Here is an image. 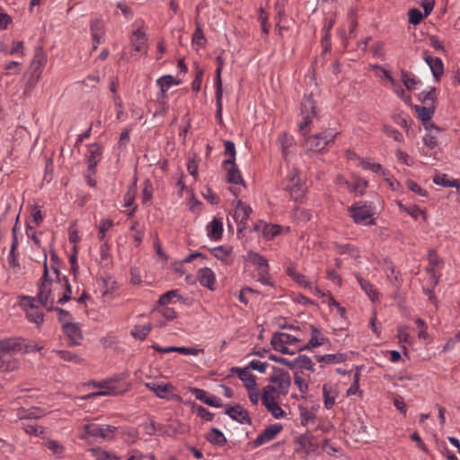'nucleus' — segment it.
I'll return each mask as SVG.
<instances>
[{
	"label": "nucleus",
	"mask_w": 460,
	"mask_h": 460,
	"mask_svg": "<svg viewBox=\"0 0 460 460\" xmlns=\"http://www.w3.org/2000/svg\"><path fill=\"white\" fill-rule=\"evenodd\" d=\"M60 288H65V291L63 295L58 297V303L63 305L71 299V286L66 276H63V281H55L49 278L47 255L44 254V270L37 293L38 301L48 311H52L54 309L56 293Z\"/></svg>",
	"instance_id": "obj_1"
},
{
	"label": "nucleus",
	"mask_w": 460,
	"mask_h": 460,
	"mask_svg": "<svg viewBox=\"0 0 460 460\" xmlns=\"http://www.w3.org/2000/svg\"><path fill=\"white\" fill-rule=\"evenodd\" d=\"M116 427L111 425H99L94 422L87 423L79 428L78 438L82 440L93 438L110 439L113 437Z\"/></svg>",
	"instance_id": "obj_2"
},
{
	"label": "nucleus",
	"mask_w": 460,
	"mask_h": 460,
	"mask_svg": "<svg viewBox=\"0 0 460 460\" xmlns=\"http://www.w3.org/2000/svg\"><path fill=\"white\" fill-rule=\"evenodd\" d=\"M336 132L332 130H324L315 135L310 136L305 139L304 146L309 151L320 152L323 150L329 144L333 143Z\"/></svg>",
	"instance_id": "obj_3"
},
{
	"label": "nucleus",
	"mask_w": 460,
	"mask_h": 460,
	"mask_svg": "<svg viewBox=\"0 0 460 460\" xmlns=\"http://www.w3.org/2000/svg\"><path fill=\"white\" fill-rule=\"evenodd\" d=\"M316 115V107L312 96L305 95L301 102L302 121L299 123V131L305 136L310 131L312 119Z\"/></svg>",
	"instance_id": "obj_4"
},
{
	"label": "nucleus",
	"mask_w": 460,
	"mask_h": 460,
	"mask_svg": "<svg viewBox=\"0 0 460 460\" xmlns=\"http://www.w3.org/2000/svg\"><path fill=\"white\" fill-rule=\"evenodd\" d=\"M349 212L356 224L367 226L375 224L371 218L374 212L367 203H355L349 208Z\"/></svg>",
	"instance_id": "obj_5"
},
{
	"label": "nucleus",
	"mask_w": 460,
	"mask_h": 460,
	"mask_svg": "<svg viewBox=\"0 0 460 460\" xmlns=\"http://www.w3.org/2000/svg\"><path fill=\"white\" fill-rule=\"evenodd\" d=\"M295 451L305 459L314 455L318 449L315 438L309 435H301L295 441Z\"/></svg>",
	"instance_id": "obj_6"
},
{
	"label": "nucleus",
	"mask_w": 460,
	"mask_h": 460,
	"mask_svg": "<svg viewBox=\"0 0 460 460\" xmlns=\"http://www.w3.org/2000/svg\"><path fill=\"white\" fill-rule=\"evenodd\" d=\"M286 189L288 190L290 197L296 201L301 200L305 194V186L301 181L298 171L296 168L288 175V183Z\"/></svg>",
	"instance_id": "obj_7"
},
{
	"label": "nucleus",
	"mask_w": 460,
	"mask_h": 460,
	"mask_svg": "<svg viewBox=\"0 0 460 460\" xmlns=\"http://www.w3.org/2000/svg\"><path fill=\"white\" fill-rule=\"evenodd\" d=\"M223 167L226 171V181L234 186L230 188V191L234 195L238 196L240 192V187L237 185L244 186V182L241 174V172L237 168L235 163L226 164L223 163Z\"/></svg>",
	"instance_id": "obj_8"
},
{
	"label": "nucleus",
	"mask_w": 460,
	"mask_h": 460,
	"mask_svg": "<svg viewBox=\"0 0 460 460\" xmlns=\"http://www.w3.org/2000/svg\"><path fill=\"white\" fill-rule=\"evenodd\" d=\"M145 385L147 389L154 392L155 394L159 398L170 400L176 396L175 388L170 383L151 382L146 383Z\"/></svg>",
	"instance_id": "obj_9"
},
{
	"label": "nucleus",
	"mask_w": 460,
	"mask_h": 460,
	"mask_svg": "<svg viewBox=\"0 0 460 460\" xmlns=\"http://www.w3.org/2000/svg\"><path fill=\"white\" fill-rule=\"evenodd\" d=\"M428 260L429 265L426 268V270L429 275V280L431 284H433V286H436L438 283V280L441 276L440 272L438 271V269L442 264V261L434 250H430L429 252Z\"/></svg>",
	"instance_id": "obj_10"
},
{
	"label": "nucleus",
	"mask_w": 460,
	"mask_h": 460,
	"mask_svg": "<svg viewBox=\"0 0 460 460\" xmlns=\"http://www.w3.org/2000/svg\"><path fill=\"white\" fill-rule=\"evenodd\" d=\"M233 206L234 207L233 217L239 225V231L241 232L246 226V221L252 213V208L240 199L233 201Z\"/></svg>",
	"instance_id": "obj_11"
},
{
	"label": "nucleus",
	"mask_w": 460,
	"mask_h": 460,
	"mask_svg": "<svg viewBox=\"0 0 460 460\" xmlns=\"http://www.w3.org/2000/svg\"><path fill=\"white\" fill-rule=\"evenodd\" d=\"M46 64V56L41 48H37L31 63V76L34 83L38 82L41 75L42 67Z\"/></svg>",
	"instance_id": "obj_12"
},
{
	"label": "nucleus",
	"mask_w": 460,
	"mask_h": 460,
	"mask_svg": "<svg viewBox=\"0 0 460 460\" xmlns=\"http://www.w3.org/2000/svg\"><path fill=\"white\" fill-rule=\"evenodd\" d=\"M281 424H272L268 426L262 433H261L255 440L252 441V445L253 447H258L263 444L272 440L281 431Z\"/></svg>",
	"instance_id": "obj_13"
},
{
	"label": "nucleus",
	"mask_w": 460,
	"mask_h": 460,
	"mask_svg": "<svg viewBox=\"0 0 460 460\" xmlns=\"http://www.w3.org/2000/svg\"><path fill=\"white\" fill-rule=\"evenodd\" d=\"M23 349V344L20 338H7L0 340V354L14 355Z\"/></svg>",
	"instance_id": "obj_14"
},
{
	"label": "nucleus",
	"mask_w": 460,
	"mask_h": 460,
	"mask_svg": "<svg viewBox=\"0 0 460 460\" xmlns=\"http://www.w3.org/2000/svg\"><path fill=\"white\" fill-rule=\"evenodd\" d=\"M225 413L227 414L231 419L238 421L239 423H252V420L248 414V411L239 404H235L234 406H227L225 410Z\"/></svg>",
	"instance_id": "obj_15"
},
{
	"label": "nucleus",
	"mask_w": 460,
	"mask_h": 460,
	"mask_svg": "<svg viewBox=\"0 0 460 460\" xmlns=\"http://www.w3.org/2000/svg\"><path fill=\"white\" fill-rule=\"evenodd\" d=\"M102 149L98 144H92L88 146L87 165L90 173H95V167L101 161Z\"/></svg>",
	"instance_id": "obj_16"
},
{
	"label": "nucleus",
	"mask_w": 460,
	"mask_h": 460,
	"mask_svg": "<svg viewBox=\"0 0 460 460\" xmlns=\"http://www.w3.org/2000/svg\"><path fill=\"white\" fill-rule=\"evenodd\" d=\"M63 331L70 345L76 346L80 344V341L83 339V334L77 323H65Z\"/></svg>",
	"instance_id": "obj_17"
},
{
	"label": "nucleus",
	"mask_w": 460,
	"mask_h": 460,
	"mask_svg": "<svg viewBox=\"0 0 460 460\" xmlns=\"http://www.w3.org/2000/svg\"><path fill=\"white\" fill-rule=\"evenodd\" d=\"M270 382L276 384L279 393L283 394L288 393V389L291 384L289 374L283 370H279L272 376Z\"/></svg>",
	"instance_id": "obj_18"
},
{
	"label": "nucleus",
	"mask_w": 460,
	"mask_h": 460,
	"mask_svg": "<svg viewBox=\"0 0 460 460\" xmlns=\"http://www.w3.org/2000/svg\"><path fill=\"white\" fill-rule=\"evenodd\" d=\"M424 60L429 65L435 80L437 82L439 81L440 77L444 74V65L442 60L439 58L428 56L426 52H424Z\"/></svg>",
	"instance_id": "obj_19"
},
{
	"label": "nucleus",
	"mask_w": 460,
	"mask_h": 460,
	"mask_svg": "<svg viewBox=\"0 0 460 460\" xmlns=\"http://www.w3.org/2000/svg\"><path fill=\"white\" fill-rule=\"evenodd\" d=\"M198 279L201 286L214 290L216 283V276L213 270L209 268H202L198 271Z\"/></svg>",
	"instance_id": "obj_20"
},
{
	"label": "nucleus",
	"mask_w": 460,
	"mask_h": 460,
	"mask_svg": "<svg viewBox=\"0 0 460 460\" xmlns=\"http://www.w3.org/2000/svg\"><path fill=\"white\" fill-rule=\"evenodd\" d=\"M24 299L30 302L29 307L26 309V317L28 320L36 323L37 325L41 324L43 322L44 314L40 308L34 306L33 301L35 298L27 296Z\"/></svg>",
	"instance_id": "obj_21"
},
{
	"label": "nucleus",
	"mask_w": 460,
	"mask_h": 460,
	"mask_svg": "<svg viewBox=\"0 0 460 460\" xmlns=\"http://www.w3.org/2000/svg\"><path fill=\"white\" fill-rule=\"evenodd\" d=\"M131 44H132L133 49L139 56L146 53V50H147L146 39V35L144 32H142L140 31H136L133 33V36L131 38Z\"/></svg>",
	"instance_id": "obj_22"
},
{
	"label": "nucleus",
	"mask_w": 460,
	"mask_h": 460,
	"mask_svg": "<svg viewBox=\"0 0 460 460\" xmlns=\"http://www.w3.org/2000/svg\"><path fill=\"white\" fill-rule=\"evenodd\" d=\"M323 396L325 408L331 409L335 404L338 391L333 385L325 384L323 386Z\"/></svg>",
	"instance_id": "obj_23"
},
{
	"label": "nucleus",
	"mask_w": 460,
	"mask_h": 460,
	"mask_svg": "<svg viewBox=\"0 0 460 460\" xmlns=\"http://www.w3.org/2000/svg\"><path fill=\"white\" fill-rule=\"evenodd\" d=\"M311 339L303 348L300 349V350H309L323 344L325 339L321 331L314 326H311Z\"/></svg>",
	"instance_id": "obj_24"
},
{
	"label": "nucleus",
	"mask_w": 460,
	"mask_h": 460,
	"mask_svg": "<svg viewBox=\"0 0 460 460\" xmlns=\"http://www.w3.org/2000/svg\"><path fill=\"white\" fill-rule=\"evenodd\" d=\"M279 143L281 147L283 156L287 158L289 155L294 153L295 142L293 137L288 134H282L279 137Z\"/></svg>",
	"instance_id": "obj_25"
},
{
	"label": "nucleus",
	"mask_w": 460,
	"mask_h": 460,
	"mask_svg": "<svg viewBox=\"0 0 460 460\" xmlns=\"http://www.w3.org/2000/svg\"><path fill=\"white\" fill-rule=\"evenodd\" d=\"M232 372L238 375L239 378L243 382L246 389H252L254 388V386H257L255 377L249 374L247 368L234 367L232 368Z\"/></svg>",
	"instance_id": "obj_26"
},
{
	"label": "nucleus",
	"mask_w": 460,
	"mask_h": 460,
	"mask_svg": "<svg viewBox=\"0 0 460 460\" xmlns=\"http://www.w3.org/2000/svg\"><path fill=\"white\" fill-rule=\"evenodd\" d=\"M247 260L256 267L258 272L269 270L268 261L255 252H249Z\"/></svg>",
	"instance_id": "obj_27"
},
{
	"label": "nucleus",
	"mask_w": 460,
	"mask_h": 460,
	"mask_svg": "<svg viewBox=\"0 0 460 460\" xmlns=\"http://www.w3.org/2000/svg\"><path fill=\"white\" fill-rule=\"evenodd\" d=\"M91 32L93 40V49H96L104 34L103 22L100 20L93 21L91 23Z\"/></svg>",
	"instance_id": "obj_28"
},
{
	"label": "nucleus",
	"mask_w": 460,
	"mask_h": 460,
	"mask_svg": "<svg viewBox=\"0 0 460 460\" xmlns=\"http://www.w3.org/2000/svg\"><path fill=\"white\" fill-rule=\"evenodd\" d=\"M156 84L160 87V96L164 99L168 89L173 84H179L180 81L176 80L172 75H167L157 79Z\"/></svg>",
	"instance_id": "obj_29"
},
{
	"label": "nucleus",
	"mask_w": 460,
	"mask_h": 460,
	"mask_svg": "<svg viewBox=\"0 0 460 460\" xmlns=\"http://www.w3.org/2000/svg\"><path fill=\"white\" fill-rule=\"evenodd\" d=\"M299 340L290 334L285 333V332H279L275 333L271 340L270 344L271 345H288V344H295L298 342Z\"/></svg>",
	"instance_id": "obj_30"
},
{
	"label": "nucleus",
	"mask_w": 460,
	"mask_h": 460,
	"mask_svg": "<svg viewBox=\"0 0 460 460\" xmlns=\"http://www.w3.org/2000/svg\"><path fill=\"white\" fill-rule=\"evenodd\" d=\"M223 233V224L220 219L214 218L208 226V235L209 238L218 240Z\"/></svg>",
	"instance_id": "obj_31"
},
{
	"label": "nucleus",
	"mask_w": 460,
	"mask_h": 460,
	"mask_svg": "<svg viewBox=\"0 0 460 460\" xmlns=\"http://www.w3.org/2000/svg\"><path fill=\"white\" fill-rule=\"evenodd\" d=\"M414 111L418 114V117L422 122H429L434 115L435 108L433 105L430 106H420L415 105Z\"/></svg>",
	"instance_id": "obj_32"
},
{
	"label": "nucleus",
	"mask_w": 460,
	"mask_h": 460,
	"mask_svg": "<svg viewBox=\"0 0 460 460\" xmlns=\"http://www.w3.org/2000/svg\"><path fill=\"white\" fill-rule=\"evenodd\" d=\"M346 359H347V356L342 353L328 354V355L316 357V360L318 362H324L326 364H338V363L344 362Z\"/></svg>",
	"instance_id": "obj_33"
},
{
	"label": "nucleus",
	"mask_w": 460,
	"mask_h": 460,
	"mask_svg": "<svg viewBox=\"0 0 460 460\" xmlns=\"http://www.w3.org/2000/svg\"><path fill=\"white\" fill-rule=\"evenodd\" d=\"M357 279L358 284L360 285L361 288L366 292L367 296L372 300L375 301L378 298V293L374 288V287L366 279H364L360 276H357Z\"/></svg>",
	"instance_id": "obj_34"
},
{
	"label": "nucleus",
	"mask_w": 460,
	"mask_h": 460,
	"mask_svg": "<svg viewBox=\"0 0 460 460\" xmlns=\"http://www.w3.org/2000/svg\"><path fill=\"white\" fill-rule=\"evenodd\" d=\"M292 363L295 367H300L307 369L311 372L314 371V364L311 360V358L305 355H299L297 358H296L294 360H292Z\"/></svg>",
	"instance_id": "obj_35"
},
{
	"label": "nucleus",
	"mask_w": 460,
	"mask_h": 460,
	"mask_svg": "<svg viewBox=\"0 0 460 460\" xmlns=\"http://www.w3.org/2000/svg\"><path fill=\"white\" fill-rule=\"evenodd\" d=\"M436 98V89L434 87H430L428 91H422L419 94V101L426 106L433 105Z\"/></svg>",
	"instance_id": "obj_36"
},
{
	"label": "nucleus",
	"mask_w": 460,
	"mask_h": 460,
	"mask_svg": "<svg viewBox=\"0 0 460 460\" xmlns=\"http://www.w3.org/2000/svg\"><path fill=\"white\" fill-rule=\"evenodd\" d=\"M399 208L401 210L406 212L411 217H412L414 219H417L418 217L420 215L422 216V218L424 221L428 219V216L425 211H422L418 206L412 205L410 207H405L402 204H399Z\"/></svg>",
	"instance_id": "obj_37"
},
{
	"label": "nucleus",
	"mask_w": 460,
	"mask_h": 460,
	"mask_svg": "<svg viewBox=\"0 0 460 460\" xmlns=\"http://www.w3.org/2000/svg\"><path fill=\"white\" fill-rule=\"evenodd\" d=\"M207 439L215 445L222 446L226 442L224 434L216 428H213L210 432L207 435Z\"/></svg>",
	"instance_id": "obj_38"
},
{
	"label": "nucleus",
	"mask_w": 460,
	"mask_h": 460,
	"mask_svg": "<svg viewBox=\"0 0 460 460\" xmlns=\"http://www.w3.org/2000/svg\"><path fill=\"white\" fill-rule=\"evenodd\" d=\"M213 255L226 263H229L231 261L230 253L231 248L226 246H218L212 250Z\"/></svg>",
	"instance_id": "obj_39"
},
{
	"label": "nucleus",
	"mask_w": 460,
	"mask_h": 460,
	"mask_svg": "<svg viewBox=\"0 0 460 460\" xmlns=\"http://www.w3.org/2000/svg\"><path fill=\"white\" fill-rule=\"evenodd\" d=\"M152 330V325L150 323L146 325H138L135 326L134 329L131 332V335L138 340H145L146 336L149 334V332Z\"/></svg>",
	"instance_id": "obj_40"
},
{
	"label": "nucleus",
	"mask_w": 460,
	"mask_h": 460,
	"mask_svg": "<svg viewBox=\"0 0 460 460\" xmlns=\"http://www.w3.org/2000/svg\"><path fill=\"white\" fill-rule=\"evenodd\" d=\"M334 245L336 251L341 254H349L352 258H358L359 256L358 249L351 244L335 243Z\"/></svg>",
	"instance_id": "obj_41"
},
{
	"label": "nucleus",
	"mask_w": 460,
	"mask_h": 460,
	"mask_svg": "<svg viewBox=\"0 0 460 460\" xmlns=\"http://www.w3.org/2000/svg\"><path fill=\"white\" fill-rule=\"evenodd\" d=\"M401 79L405 87L407 88V90L409 91L413 90L416 87V85L420 84V81H418L413 75L406 71H402Z\"/></svg>",
	"instance_id": "obj_42"
},
{
	"label": "nucleus",
	"mask_w": 460,
	"mask_h": 460,
	"mask_svg": "<svg viewBox=\"0 0 460 460\" xmlns=\"http://www.w3.org/2000/svg\"><path fill=\"white\" fill-rule=\"evenodd\" d=\"M46 447L52 452V454L58 457L61 458L65 452V447L59 442L56 440H48L46 442Z\"/></svg>",
	"instance_id": "obj_43"
},
{
	"label": "nucleus",
	"mask_w": 460,
	"mask_h": 460,
	"mask_svg": "<svg viewBox=\"0 0 460 460\" xmlns=\"http://www.w3.org/2000/svg\"><path fill=\"white\" fill-rule=\"evenodd\" d=\"M286 271L287 274L299 285L304 287L308 286V283L305 280V277L303 274L297 272L293 266L288 267Z\"/></svg>",
	"instance_id": "obj_44"
},
{
	"label": "nucleus",
	"mask_w": 460,
	"mask_h": 460,
	"mask_svg": "<svg viewBox=\"0 0 460 460\" xmlns=\"http://www.w3.org/2000/svg\"><path fill=\"white\" fill-rule=\"evenodd\" d=\"M107 382H104L103 384H101L100 387H105L106 390L101 391V392H95L92 393L87 395V397L92 398L95 396H101V395H119L120 394L119 392L116 391L115 387L112 385H107Z\"/></svg>",
	"instance_id": "obj_45"
},
{
	"label": "nucleus",
	"mask_w": 460,
	"mask_h": 460,
	"mask_svg": "<svg viewBox=\"0 0 460 460\" xmlns=\"http://www.w3.org/2000/svg\"><path fill=\"white\" fill-rule=\"evenodd\" d=\"M225 144V155H229V158L225 160L224 163L231 164L235 163V146L234 144L230 140H226Z\"/></svg>",
	"instance_id": "obj_46"
},
{
	"label": "nucleus",
	"mask_w": 460,
	"mask_h": 460,
	"mask_svg": "<svg viewBox=\"0 0 460 460\" xmlns=\"http://www.w3.org/2000/svg\"><path fill=\"white\" fill-rule=\"evenodd\" d=\"M192 411L193 412H195L199 417H200L201 419L207 420V421H211L213 420V418H214V414L211 413L210 411H208L206 408H204L203 406L201 405H198V404H193L192 405Z\"/></svg>",
	"instance_id": "obj_47"
},
{
	"label": "nucleus",
	"mask_w": 460,
	"mask_h": 460,
	"mask_svg": "<svg viewBox=\"0 0 460 460\" xmlns=\"http://www.w3.org/2000/svg\"><path fill=\"white\" fill-rule=\"evenodd\" d=\"M137 191V180L128 187L127 193L124 196L125 207L129 208L133 205Z\"/></svg>",
	"instance_id": "obj_48"
},
{
	"label": "nucleus",
	"mask_w": 460,
	"mask_h": 460,
	"mask_svg": "<svg viewBox=\"0 0 460 460\" xmlns=\"http://www.w3.org/2000/svg\"><path fill=\"white\" fill-rule=\"evenodd\" d=\"M382 131L388 137H393L397 142H402V140H403L402 134L400 131H398L396 128H394L389 125L384 124L382 126Z\"/></svg>",
	"instance_id": "obj_49"
},
{
	"label": "nucleus",
	"mask_w": 460,
	"mask_h": 460,
	"mask_svg": "<svg viewBox=\"0 0 460 460\" xmlns=\"http://www.w3.org/2000/svg\"><path fill=\"white\" fill-rule=\"evenodd\" d=\"M423 16L424 15L421 13V12L417 8H411L408 12L409 22L413 25L419 24L421 22Z\"/></svg>",
	"instance_id": "obj_50"
},
{
	"label": "nucleus",
	"mask_w": 460,
	"mask_h": 460,
	"mask_svg": "<svg viewBox=\"0 0 460 460\" xmlns=\"http://www.w3.org/2000/svg\"><path fill=\"white\" fill-rule=\"evenodd\" d=\"M113 226V221L111 219H103L101 221L99 226V239L103 241L105 234Z\"/></svg>",
	"instance_id": "obj_51"
},
{
	"label": "nucleus",
	"mask_w": 460,
	"mask_h": 460,
	"mask_svg": "<svg viewBox=\"0 0 460 460\" xmlns=\"http://www.w3.org/2000/svg\"><path fill=\"white\" fill-rule=\"evenodd\" d=\"M52 311H56L58 313V318L60 323H62L63 327L65 326V323H71V314L68 311L56 307L54 306V309Z\"/></svg>",
	"instance_id": "obj_52"
},
{
	"label": "nucleus",
	"mask_w": 460,
	"mask_h": 460,
	"mask_svg": "<svg viewBox=\"0 0 460 460\" xmlns=\"http://www.w3.org/2000/svg\"><path fill=\"white\" fill-rule=\"evenodd\" d=\"M163 433L168 436H173L176 433L183 431V425L178 421L171 423L164 429H163Z\"/></svg>",
	"instance_id": "obj_53"
},
{
	"label": "nucleus",
	"mask_w": 460,
	"mask_h": 460,
	"mask_svg": "<svg viewBox=\"0 0 460 460\" xmlns=\"http://www.w3.org/2000/svg\"><path fill=\"white\" fill-rule=\"evenodd\" d=\"M367 186V181L361 178H356L354 184L351 186L349 190L354 191L356 193H358L359 195H362L363 190L366 189Z\"/></svg>",
	"instance_id": "obj_54"
},
{
	"label": "nucleus",
	"mask_w": 460,
	"mask_h": 460,
	"mask_svg": "<svg viewBox=\"0 0 460 460\" xmlns=\"http://www.w3.org/2000/svg\"><path fill=\"white\" fill-rule=\"evenodd\" d=\"M360 165L365 170H370L376 173L382 171V166L380 164L371 163L369 159H361Z\"/></svg>",
	"instance_id": "obj_55"
},
{
	"label": "nucleus",
	"mask_w": 460,
	"mask_h": 460,
	"mask_svg": "<svg viewBox=\"0 0 460 460\" xmlns=\"http://www.w3.org/2000/svg\"><path fill=\"white\" fill-rule=\"evenodd\" d=\"M57 354L59 355L60 358L65 361H72L75 363H79L81 358L75 353L67 350H57Z\"/></svg>",
	"instance_id": "obj_56"
},
{
	"label": "nucleus",
	"mask_w": 460,
	"mask_h": 460,
	"mask_svg": "<svg viewBox=\"0 0 460 460\" xmlns=\"http://www.w3.org/2000/svg\"><path fill=\"white\" fill-rule=\"evenodd\" d=\"M397 337L400 342L409 343L410 342V334H409V327L407 325H400L397 328Z\"/></svg>",
	"instance_id": "obj_57"
},
{
	"label": "nucleus",
	"mask_w": 460,
	"mask_h": 460,
	"mask_svg": "<svg viewBox=\"0 0 460 460\" xmlns=\"http://www.w3.org/2000/svg\"><path fill=\"white\" fill-rule=\"evenodd\" d=\"M314 412L311 410H308L306 408H301L300 409V418H301V423L303 425L308 424L310 421H313L314 420Z\"/></svg>",
	"instance_id": "obj_58"
},
{
	"label": "nucleus",
	"mask_w": 460,
	"mask_h": 460,
	"mask_svg": "<svg viewBox=\"0 0 460 460\" xmlns=\"http://www.w3.org/2000/svg\"><path fill=\"white\" fill-rule=\"evenodd\" d=\"M294 382L302 393H305L308 389L307 381L303 377V373H295Z\"/></svg>",
	"instance_id": "obj_59"
},
{
	"label": "nucleus",
	"mask_w": 460,
	"mask_h": 460,
	"mask_svg": "<svg viewBox=\"0 0 460 460\" xmlns=\"http://www.w3.org/2000/svg\"><path fill=\"white\" fill-rule=\"evenodd\" d=\"M199 161V160L196 156H194L192 158H190L187 164L188 172H190V175L194 177L195 180L198 177Z\"/></svg>",
	"instance_id": "obj_60"
},
{
	"label": "nucleus",
	"mask_w": 460,
	"mask_h": 460,
	"mask_svg": "<svg viewBox=\"0 0 460 460\" xmlns=\"http://www.w3.org/2000/svg\"><path fill=\"white\" fill-rule=\"evenodd\" d=\"M266 409L276 419L283 418L286 415V412L281 409L278 402L269 405Z\"/></svg>",
	"instance_id": "obj_61"
},
{
	"label": "nucleus",
	"mask_w": 460,
	"mask_h": 460,
	"mask_svg": "<svg viewBox=\"0 0 460 460\" xmlns=\"http://www.w3.org/2000/svg\"><path fill=\"white\" fill-rule=\"evenodd\" d=\"M438 133L428 132L423 137L424 144L429 146L430 149H433L437 146L438 141L437 137Z\"/></svg>",
	"instance_id": "obj_62"
},
{
	"label": "nucleus",
	"mask_w": 460,
	"mask_h": 460,
	"mask_svg": "<svg viewBox=\"0 0 460 460\" xmlns=\"http://www.w3.org/2000/svg\"><path fill=\"white\" fill-rule=\"evenodd\" d=\"M406 186L411 191L418 193L420 196L426 197L427 191L423 190L418 183L413 181L412 180L406 181Z\"/></svg>",
	"instance_id": "obj_63"
},
{
	"label": "nucleus",
	"mask_w": 460,
	"mask_h": 460,
	"mask_svg": "<svg viewBox=\"0 0 460 460\" xmlns=\"http://www.w3.org/2000/svg\"><path fill=\"white\" fill-rule=\"evenodd\" d=\"M8 263L9 266L13 269L15 271L20 269V264L18 261V255L16 253V250H10L9 255H8Z\"/></svg>",
	"instance_id": "obj_64"
}]
</instances>
